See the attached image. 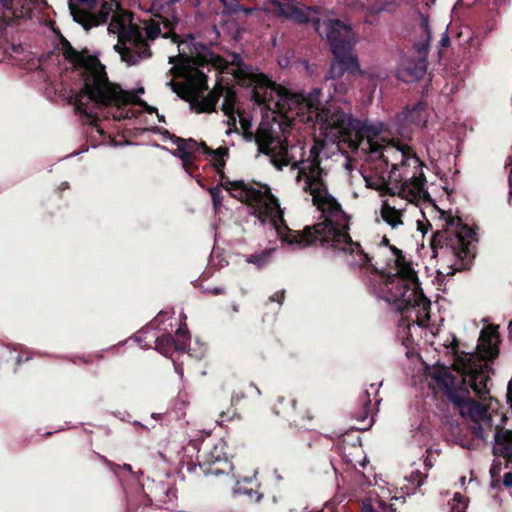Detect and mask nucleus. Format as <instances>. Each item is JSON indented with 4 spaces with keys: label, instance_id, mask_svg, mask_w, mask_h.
<instances>
[{
    "label": "nucleus",
    "instance_id": "0eeeda50",
    "mask_svg": "<svg viewBox=\"0 0 512 512\" xmlns=\"http://www.w3.org/2000/svg\"><path fill=\"white\" fill-rule=\"evenodd\" d=\"M451 398L461 416L471 421L470 429L476 438L486 442L490 432L495 434L504 429L506 416L497 411L489 412L472 395L452 393Z\"/></svg>",
    "mask_w": 512,
    "mask_h": 512
},
{
    "label": "nucleus",
    "instance_id": "6ab92c4d",
    "mask_svg": "<svg viewBox=\"0 0 512 512\" xmlns=\"http://www.w3.org/2000/svg\"><path fill=\"white\" fill-rule=\"evenodd\" d=\"M380 386H381V383H379L378 385L373 383L370 385V389H366L363 392V394L360 395L359 401L361 402V405L363 407V412L360 416V419L362 421L367 419L368 415L371 413V411H372L371 394H373L374 397L376 398Z\"/></svg>",
    "mask_w": 512,
    "mask_h": 512
},
{
    "label": "nucleus",
    "instance_id": "c9c22d12",
    "mask_svg": "<svg viewBox=\"0 0 512 512\" xmlns=\"http://www.w3.org/2000/svg\"><path fill=\"white\" fill-rule=\"evenodd\" d=\"M509 186H510V197H512V170H511V174H510V177H509Z\"/></svg>",
    "mask_w": 512,
    "mask_h": 512
},
{
    "label": "nucleus",
    "instance_id": "aec40b11",
    "mask_svg": "<svg viewBox=\"0 0 512 512\" xmlns=\"http://www.w3.org/2000/svg\"><path fill=\"white\" fill-rule=\"evenodd\" d=\"M173 338L174 349L179 352H184L190 344V335L185 322L180 324Z\"/></svg>",
    "mask_w": 512,
    "mask_h": 512
},
{
    "label": "nucleus",
    "instance_id": "4c0bfd02",
    "mask_svg": "<svg viewBox=\"0 0 512 512\" xmlns=\"http://www.w3.org/2000/svg\"><path fill=\"white\" fill-rule=\"evenodd\" d=\"M123 468H124L125 470H127V471H131V469H132L131 465H129V464H124V465H123Z\"/></svg>",
    "mask_w": 512,
    "mask_h": 512
},
{
    "label": "nucleus",
    "instance_id": "58836bf2",
    "mask_svg": "<svg viewBox=\"0 0 512 512\" xmlns=\"http://www.w3.org/2000/svg\"><path fill=\"white\" fill-rule=\"evenodd\" d=\"M157 116H158V119H159L160 122H164V116L163 115L157 114Z\"/></svg>",
    "mask_w": 512,
    "mask_h": 512
},
{
    "label": "nucleus",
    "instance_id": "2f4dec72",
    "mask_svg": "<svg viewBox=\"0 0 512 512\" xmlns=\"http://www.w3.org/2000/svg\"><path fill=\"white\" fill-rule=\"evenodd\" d=\"M424 465L427 469H430L434 466V461L427 455L424 459Z\"/></svg>",
    "mask_w": 512,
    "mask_h": 512
},
{
    "label": "nucleus",
    "instance_id": "f3484780",
    "mask_svg": "<svg viewBox=\"0 0 512 512\" xmlns=\"http://www.w3.org/2000/svg\"><path fill=\"white\" fill-rule=\"evenodd\" d=\"M202 154L207 155L209 161L213 164L216 170L220 172L225 166V158L228 155V148L219 147L213 150L206 146V149H204Z\"/></svg>",
    "mask_w": 512,
    "mask_h": 512
},
{
    "label": "nucleus",
    "instance_id": "a19ab883",
    "mask_svg": "<svg viewBox=\"0 0 512 512\" xmlns=\"http://www.w3.org/2000/svg\"><path fill=\"white\" fill-rule=\"evenodd\" d=\"M179 1H180V0H168V2H169L170 4H174V3H177V2H179Z\"/></svg>",
    "mask_w": 512,
    "mask_h": 512
},
{
    "label": "nucleus",
    "instance_id": "7c9ffc66",
    "mask_svg": "<svg viewBox=\"0 0 512 512\" xmlns=\"http://www.w3.org/2000/svg\"><path fill=\"white\" fill-rule=\"evenodd\" d=\"M261 9L253 7V8H243L240 11H243L245 14H251L254 11H260ZM264 12H268L267 9H262Z\"/></svg>",
    "mask_w": 512,
    "mask_h": 512
},
{
    "label": "nucleus",
    "instance_id": "c03bdc74",
    "mask_svg": "<svg viewBox=\"0 0 512 512\" xmlns=\"http://www.w3.org/2000/svg\"><path fill=\"white\" fill-rule=\"evenodd\" d=\"M181 318H182L183 321L186 320V316L185 315H182Z\"/></svg>",
    "mask_w": 512,
    "mask_h": 512
},
{
    "label": "nucleus",
    "instance_id": "1a4fd4ad",
    "mask_svg": "<svg viewBox=\"0 0 512 512\" xmlns=\"http://www.w3.org/2000/svg\"><path fill=\"white\" fill-rule=\"evenodd\" d=\"M413 49L416 56H404L397 70V78L410 83L421 79L427 71V55L431 41V28L427 16L420 15V23L416 29Z\"/></svg>",
    "mask_w": 512,
    "mask_h": 512
},
{
    "label": "nucleus",
    "instance_id": "2eb2a0df",
    "mask_svg": "<svg viewBox=\"0 0 512 512\" xmlns=\"http://www.w3.org/2000/svg\"><path fill=\"white\" fill-rule=\"evenodd\" d=\"M277 8L280 16L292 21H304L307 19V10L300 7L297 0H268Z\"/></svg>",
    "mask_w": 512,
    "mask_h": 512
},
{
    "label": "nucleus",
    "instance_id": "5701e85b",
    "mask_svg": "<svg viewBox=\"0 0 512 512\" xmlns=\"http://www.w3.org/2000/svg\"><path fill=\"white\" fill-rule=\"evenodd\" d=\"M220 2L223 5L224 13L228 15L236 14L242 9L237 0H220Z\"/></svg>",
    "mask_w": 512,
    "mask_h": 512
},
{
    "label": "nucleus",
    "instance_id": "dca6fc26",
    "mask_svg": "<svg viewBox=\"0 0 512 512\" xmlns=\"http://www.w3.org/2000/svg\"><path fill=\"white\" fill-rule=\"evenodd\" d=\"M275 248L264 249L251 255L245 256V262L253 264L257 269L266 267L273 258Z\"/></svg>",
    "mask_w": 512,
    "mask_h": 512
},
{
    "label": "nucleus",
    "instance_id": "423d86ee",
    "mask_svg": "<svg viewBox=\"0 0 512 512\" xmlns=\"http://www.w3.org/2000/svg\"><path fill=\"white\" fill-rule=\"evenodd\" d=\"M113 3H99L96 0H69L73 19L85 29L111 21L108 32L117 36L115 49L128 65H135L150 57L151 52L142 32L133 24L132 15L115 9Z\"/></svg>",
    "mask_w": 512,
    "mask_h": 512
},
{
    "label": "nucleus",
    "instance_id": "7ed1b4c3",
    "mask_svg": "<svg viewBox=\"0 0 512 512\" xmlns=\"http://www.w3.org/2000/svg\"><path fill=\"white\" fill-rule=\"evenodd\" d=\"M61 51L72 68L79 70L83 81L82 89L71 98L72 104L85 122L96 127L98 133H102L96 124L98 114L122 120L136 117L137 107L148 113L157 111L155 107L139 100L135 94L123 91L119 85L110 82L105 67L88 50L79 52L65 40L62 42Z\"/></svg>",
    "mask_w": 512,
    "mask_h": 512
},
{
    "label": "nucleus",
    "instance_id": "a211bd4d",
    "mask_svg": "<svg viewBox=\"0 0 512 512\" xmlns=\"http://www.w3.org/2000/svg\"><path fill=\"white\" fill-rule=\"evenodd\" d=\"M155 498L157 502L167 505L166 508H169V505H174L176 501V490L161 483L155 487Z\"/></svg>",
    "mask_w": 512,
    "mask_h": 512
},
{
    "label": "nucleus",
    "instance_id": "f704fd0d",
    "mask_svg": "<svg viewBox=\"0 0 512 512\" xmlns=\"http://www.w3.org/2000/svg\"><path fill=\"white\" fill-rule=\"evenodd\" d=\"M12 0H0V3L4 6V7H8L10 4H11Z\"/></svg>",
    "mask_w": 512,
    "mask_h": 512
},
{
    "label": "nucleus",
    "instance_id": "bb28decb",
    "mask_svg": "<svg viewBox=\"0 0 512 512\" xmlns=\"http://www.w3.org/2000/svg\"><path fill=\"white\" fill-rule=\"evenodd\" d=\"M234 493H236V494H247L249 497H252L253 495H256V492H253L252 489L247 490V489L237 488V489L234 490ZM260 498H261V495L257 494L256 500L259 501Z\"/></svg>",
    "mask_w": 512,
    "mask_h": 512
},
{
    "label": "nucleus",
    "instance_id": "4be33fe9",
    "mask_svg": "<svg viewBox=\"0 0 512 512\" xmlns=\"http://www.w3.org/2000/svg\"><path fill=\"white\" fill-rule=\"evenodd\" d=\"M468 500L460 493H455L451 503L450 512H466Z\"/></svg>",
    "mask_w": 512,
    "mask_h": 512
},
{
    "label": "nucleus",
    "instance_id": "9d476101",
    "mask_svg": "<svg viewBox=\"0 0 512 512\" xmlns=\"http://www.w3.org/2000/svg\"><path fill=\"white\" fill-rule=\"evenodd\" d=\"M205 82H207V78L205 77ZM207 83H205V88L203 89V92L200 94L199 99H205L210 97L214 92H217L216 100L213 104V106L207 110L206 112H211L218 102L219 98L223 96V102H222V111L227 116V125L228 129L226 130V134L229 135L233 131L237 130V118L239 119L240 126L242 130L245 133H251L250 129L252 127V121L251 119L246 116L245 114L241 113L239 108L236 107V96L234 91L230 89H224L223 87H215L213 90H211L206 96H204V92L207 90ZM204 111H201L200 113H203Z\"/></svg>",
    "mask_w": 512,
    "mask_h": 512
},
{
    "label": "nucleus",
    "instance_id": "ea45409f",
    "mask_svg": "<svg viewBox=\"0 0 512 512\" xmlns=\"http://www.w3.org/2000/svg\"><path fill=\"white\" fill-rule=\"evenodd\" d=\"M251 387H253V388L256 390L257 394H258V395H260V390H259L256 386H254L253 384H251Z\"/></svg>",
    "mask_w": 512,
    "mask_h": 512
},
{
    "label": "nucleus",
    "instance_id": "4468645a",
    "mask_svg": "<svg viewBox=\"0 0 512 512\" xmlns=\"http://www.w3.org/2000/svg\"><path fill=\"white\" fill-rule=\"evenodd\" d=\"M493 453L505 459L507 468L512 465V430L503 429L495 432Z\"/></svg>",
    "mask_w": 512,
    "mask_h": 512
},
{
    "label": "nucleus",
    "instance_id": "a878e982",
    "mask_svg": "<svg viewBox=\"0 0 512 512\" xmlns=\"http://www.w3.org/2000/svg\"><path fill=\"white\" fill-rule=\"evenodd\" d=\"M425 478L426 475H423L422 472L418 470L412 472L410 475V481L417 486H421L424 483Z\"/></svg>",
    "mask_w": 512,
    "mask_h": 512
},
{
    "label": "nucleus",
    "instance_id": "f8f14e48",
    "mask_svg": "<svg viewBox=\"0 0 512 512\" xmlns=\"http://www.w3.org/2000/svg\"><path fill=\"white\" fill-rule=\"evenodd\" d=\"M171 140L176 145L177 149L173 153L182 161V166L185 171L192 175V169L195 167L194 161L197 154H202L206 149L205 143H198L193 139H182L179 137L172 136Z\"/></svg>",
    "mask_w": 512,
    "mask_h": 512
},
{
    "label": "nucleus",
    "instance_id": "c85d7f7f",
    "mask_svg": "<svg viewBox=\"0 0 512 512\" xmlns=\"http://www.w3.org/2000/svg\"><path fill=\"white\" fill-rule=\"evenodd\" d=\"M284 299V292H276L274 295L270 297V301H277L279 304L282 303Z\"/></svg>",
    "mask_w": 512,
    "mask_h": 512
},
{
    "label": "nucleus",
    "instance_id": "473e14b6",
    "mask_svg": "<svg viewBox=\"0 0 512 512\" xmlns=\"http://www.w3.org/2000/svg\"><path fill=\"white\" fill-rule=\"evenodd\" d=\"M174 368H175L176 373L182 378L183 377V370H182L181 365L174 361Z\"/></svg>",
    "mask_w": 512,
    "mask_h": 512
},
{
    "label": "nucleus",
    "instance_id": "412c9836",
    "mask_svg": "<svg viewBox=\"0 0 512 512\" xmlns=\"http://www.w3.org/2000/svg\"><path fill=\"white\" fill-rule=\"evenodd\" d=\"M173 341L174 338L170 334H164L156 339L155 349L162 355L168 356L174 348Z\"/></svg>",
    "mask_w": 512,
    "mask_h": 512
},
{
    "label": "nucleus",
    "instance_id": "72a5a7b5",
    "mask_svg": "<svg viewBox=\"0 0 512 512\" xmlns=\"http://www.w3.org/2000/svg\"><path fill=\"white\" fill-rule=\"evenodd\" d=\"M213 294H222L224 293V289L221 288V287H214L213 289L210 290Z\"/></svg>",
    "mask_w": 512,
    "mask_h": 512
},
{
    "label": "nucleus",
    "instance_id": "6e6552de",
    "mask_svg": "<svg viewBox=\"0 0 512 512\" xmlns=\"http://www.w3.org/2000/svg\"><path fill=\"white\" fill-rule=\"evenodd\" d=\"M300 7L307 10V19L296 22H311L318 35L328 41L333 55L340 56L343 52L353 51L356 37L349 24L338 19L320 18L318 16L320 12L316 8H309L302 4Z\"/></svg>",
    "mask_w": 512,
    "mask_h": 512
},
{
    "label": "nucleus",
    "instance_id": "cd10ccee",
    "mask_svg": "<svg viewBox=\"0 0 512 512\" xmlns=\"http://www.w3.org/2000/svg\"><path fill=\"white\" fill-rule=\"evenodd\" d=\"M503 484L508 488H512V472H507L504 474Z\"/></svg>",
    "mask_w": 512,
    "mask_h": 512
},
{
    "label": "nucleus",
    "instance_id": "f257e3e1",
    "mask_svg": "<svg viewBox=\"0 0 512 512\" xmlns=\"http://www.w3.org/2000/svg\"><path fill=\"white\" fill-rule=\"evenodd\" d=\"M232 74L242 87L251 88L252 99L263 117L283 116L287 121L318 122L321 134L330 142L347 141L375 161V173L365 178L367 187L390 194L382 201L380 216L394 231H402L412 214L422 212L428 203L439 221L433 234L431 248L434 256L453 271L466 269L474 257L475 233L460 218L439 209L427 192L423 162L413 149L400 141L379 138L382 124L355 119L339 109L331 111L322 106L321 91L313 88L308 94L291 92L270 81L252 66L244 64L237 54L231 55Z\"/></svg>",
    "mask_w": 512,
    "mask_h": 512
},
{
    "label": "nucleus",
    "instance_id": "39448f33",
    "mask_svg": "<svg viewBox=\"0 0 512 512\" xmlns=\"http://www.w3.org/2000/svg\"><path fill=\"white\" fill-rule=\"evenodd\" d=\"M500 336L496 326L488 325L484 327L479 335L476 351L461 352L456 350L457 339L451 336V341L445 343L447 348H451L454 353V368L462 376V384L454 388V377L448 367L437 366L429 371V377L433 384L442 389L449 400L452 402V393H473L480 399H485L489 393L488 382L490 380V366L488 362L493 361L499 354Z\"/></svg>",
    "mask_w": 512,
    "mask_h": 512
},
{
    "label": "nucleus",
    "instance_id": "c756f323",
    "mask_svg": "<svg viewBox=\"0 0 512 512\" xmlns=\"http://www.w3.org/2000/svg\"><path fill=\"white\" fill-rule=\"evenodd\" d=\"M450 43V39H449V36L447 34V31H445L442 35V38L440 39V45L442 47H447Z\"/></svg>",
    "mask_w": 512,
    "mask_h": 512
},
{
    "label": "nucleus",
    "instance_id": "393cba45",
    "mask_svg": "<svg viewBox=\"0 0 512 512\" xmlns=\"http://www.w3.org/2000/svg\"><path fill=\"white\" fill-rule=\"evenodd\" d=\"M331 85L333 86L335 93L340 95L346 94L349 87L346 82L337 80L332 81Z\"/></svg>",
    "mask_w": 512,
    "mask_h": 512
},
{
    "label": "nucleus",
    "instance_id": "79ce46f5",
    "mask_svg": "<svg viewBox=\"0 0 512 512\" xmlns=\"http://www.w3.org/2000/svg\"><path fill=\"white\" fill-rule=\"evenodd\" d=\"M494 470H495V464H493V466L491 468V472L494 473Z\"/></svg>",
    "mask_w": 512,
    "mask_h": 512
},
{
    "label": "nucleus",
    "instance_id": "f03ea898",
    "mask_svg": "<svg viewBox=\"0 0 512 512\" xmlns=\"http://www.w3.org/2000/svg\"><path fill=\"white\" fill-rule=\"evenodd\" d=\"M255 140L259 151L269 155L275 167L282 169L291 165L298 186L311 196L321 221L307 226L302 233L290 229L283 219L278 199L267 185L261 183L225 181L223 187L230 195L245 202L249 213L273 231L282 246L295 251L319 243L322 248L341 254L348 266L361 274L371 293L405 313L413 323L426 327L430 319V301L423 294L415 271L405 263L401 251L392 248L396 257L395 272H379L360 244L352 241L348 233L349 216L327 190L316 145L308 152L301 145L288 146L281 121L268 114L262 118Z\"/></svg>",
    "mask_w": 512,
    "mask_h": 512
},
{
    "label": "nucleus",
    "instance_id": "b1692460",
    "mask_svg": "<svg viewBox=\"0 0 512 512\" xmlns=\"http://www.w3.org/2000/svg\"><path fill=\"white\" fill-rule=\"evenodd\" d=\"M213 205L215 208L219 207L222 203L223 196H222V190L219 186H215L209 189Z\"/></svg>",
    "mask_w": 512,
    "mask_h": 512
},
{
    "label": "nucleus",
    "instance_id": "a18cd8bd",
    "mask_svg": "<svg viewBox=\"0 0 512 512\" xmlns=\"http://www.w3.org/2000/svg\"><path fill=\"white\" fill-rule=\"evenodd\" d=\"M139 92H140V93H143V92H144V89H143V88L139 89Z\"/></svg>",
    "mask_w": 512,
    "mask_h": 512
},
{
    "label": "nucleus",
    "instance_id": "9b49d317",
    "mask_svg": "<svg viewBox=\"0 0 512 512\" xmlns=\"http://www.w3.org/2000/svg\"><path fill=\"white\" fill-rule=\"evenodd\" d=\"M426 122L427 113L425 105L419 102L411 109H406L396 116L394 129L400 136L410 138L416 129L425 127Z\"/></svg>",
    "mask_w": 512,
    "mask_h": 512
},
{
    "label": "nucleus",
    "instance_id": "37998d69",
    "mask_svg": "<svg viewBox=\"0 0 512 512\" xmlns=\"http://www.w3.org/2000/svg\"><path fill=\"white\" fill-rule=\"evenodd\" d=\"M213 474L218 475V474H219V471H218V470H215V471H213Z\"/></svg>",
    "mask_w": 512,
    "mask_h": 512
},
{
    "label": "nucleus",
    "instance_id": "20e7f679",
    "mask_svg": "<svg viewBox=\"0 0 512 512\" xmlns=\"http://www.w3.org/2000/svg\"><path fill=\"white\" fill-rule=\"evenodd\" d=\"M178 20L159 17L144 23L145 37L148 40H154L158 36L163 38L171 37L177 44L178 55L169 57V63L173 64L171 71L175 76L183 78L182 83H175L172 80L166 83L172 91L180 98L189 102L190 107L195 112L209 110L217 97L214 92L210 97L199 99L200 94L205 88V74L199 68V63L206 59L208 47L206 44L197 42L193 34H188L185 39L180 40L176 33Z\"/></svg>",
    "mask_w": 512,
    "mask_h": 512
},
{
    "label": "nucleus",
    "instance_id": "ddd939ff",
    "mask_svg": "<svg viewBox=\"0 0 512 512\" xmlns=\"http://www.w3.org/2000/svg\"><path fill=\"white\" fill-rule=\"evenodd\" d=\"M349 74H361L358 58L353 51L343 52L342 55H334V60L326 75V80L336 81L341 78L345 72Z\"/></svg>",
    "mask_w": 512,
    "mask_h": 512
},
{
    "label": "nucleus",
    "instance_id": "e433bc0d",
    "mask_svg": "<svg viewBox=\"0 0 512 512\" xmlns=\"http://www.w3.org/2000/svg\"><path fill=\"white\" fill-rule=\"evenodd\" d=\"M459 481H460L461 486H464L466 483V477L462 476Z\"/></svg>",
    "mask_w": 512,
    "mask_h": 512
}]
</instances>
